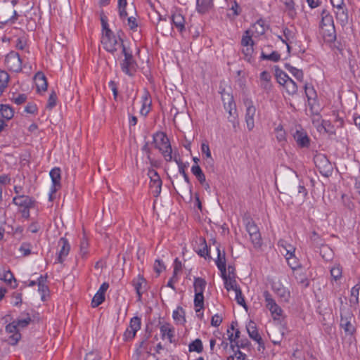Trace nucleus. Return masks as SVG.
<instances>
[{
	"label": "nucleus",
	"mask_w": 360,
	"mask_h": 360,
	"mask_svg": "<svg viewBox=\"0 0 360 360\" xmlns=\"http://www.w3.org/2000/svg\"><path fill=\"white\" fill-rule=\"evenodd\" d=\"M153 139L155 148L161 153L166 162H171L174 160L176 163H179L176 155H173L169 140L164 132H156L153 134Z\"/></svg>",
	"instance_id": "nucleus-1"
},
{
	"label": "nucleus",
	"mask_w": 360,
	"mask_h": 360,
	"mask_svg": "<svg viewBox=\"0 0 360 360\" xmlns=\"http://www.w3.org/2000/svg\"><path fill=\"white\" fill-rule=\"evenodd\" d=\"M101 43L103 48L108 52L115 54L118 51H122V49L125 48L123 45L122 40L115 36L110 30H108L102 36Z\"/></svg>",
	"instance_id": "nucleus-2"
},
{
	"label": "nucleus",
	"mask_w": 360,
	"mask_h": 360,
	"mask_svg": "<svg viewBox=\"0 0 360 360\" xmlns=\"http://www.w3.org/2000/svg\"><path fill=\"white\" fill-rule=\"evenodd\" d=\"M13 203L19 207L22 217L25 219L30 217V210L34 206L35 200L25 195H18L13 198Z\"/></svg>",
	"instance_id": "nucleus-3"
},
{
	"label": "nucleus",
	"mask_w": 360,
	"mask_h": 360,
	"mask_svg": "<svg viewBox=\"0 0 360 360\" xmlns=\"http://www.w3.org/2000/svg\"><path fill=\"white\" fill-rule=\"evenodd\" d=\"M264 297L265 306L271 312V315L274 320H281L283 317V311L281 307L276 303L271 293L266 290L263 292Z\"/></svg>",
	"instance_id": "nucleus-4"
},
{
	"label": "nucleus",
	"mask_w": 360,
	"mask_h": 360,
	"mask_svg": "<svg viewBox=\"0 0 360 360\" xmlns=\"http://www.w3.org/2000/svg\"><path fill=\"white\" fill-rule=\"evenodd\" d=\"M121 53L124 56V60L120 63L122 70L129 76L134 75L136 70L137 65L131 52L129 51L126 48H123Z\"/></svg>",
	"instance_id": "nucleus-5"
},
{
	"label": "nucleus",
	"mask_w": 360,
	"mask_h": 360,
	"mask_svg": "<svg viewBox=\"0 0 360 360\" xmlns=\"http://www.w3.org/2000/svg\"><path fill=\"white\" fill-rule=\"evenodd\" d=\"M243 221L252 244L255 246H260L261 236L257 226L255 224L252 219L249 217H244Z\"/></svg>",
	"instance_id": "nucleus-6"
},
{
	"label": "nucleus",
	"mask_w": 360,
	"mask_h": 360,
	"mask_svg": "<svg viewBox=\"0 0 360 360\" xmlns=\"http://www.w3.org/2000/svg\"><path fill=\"white\" fill-rule=\"evenodd\" d=\"M148 176L150 178V188L152 193L155 197H158L162 190V180L158 174V172L149 169L148 171Z\"/></svg>",
	"instance_id": "nucleus-7"
},
{
	"label": "nucleus",
	"mask_w": 360,
	"mask_h": 360,
	"mask_svg": "<svg viewBox=\"0 0 360 360\" xmlns=\"http://www.w3.org/2000/svg\"><path fill=\"white\" fill-rule=\"evenodd\" d=\"M244 104L246 108L245 120L247 128L248 131H252L255 127V117L256 115L257 109L251 100L246 99L244 101Z\"/></svg>",
	"instance_id": "nucleus-8"
},
{
	"label": "nucleus",
	"mask_w": 360,
	"mask_h": 360,
	"mask_svg": "<svg viewBox=\"0 0 360 360\" xmlns=\"http://www.w3.org/2000/svg\"><path fill=\"white\" fill-rule=\"evenodd\" d=\"M5 63L7 68L11 71L18 72L22 70V60L20 55L15 51H11L7 54Z\"/></svg>",
	"instance_id": "nucleus-9"
},
{
	"label": "nucleus",
	"mask_w": 360,
	"mask_h": 360,
	"mask_svg": "<svg viewBox=\"0 0 360 360\" xmlns=\"http://www.w3.org/2000/svg\"><path fill=\"white\" fill-rule=\"evenodd\" d=\"M246 328L249 337L258 344L257 350L259 352H263L265 349L264 342L258 333L255 323L252 321H249L246 326Z\"/></svg>",
	"instance_id": "nucleus-10"
},
{
	"label": "nucleus",
	"mask_w": 360,
	"mask_h": 360,
	"mask_svg": "<svg viewBox=\"0 0 360 360\" xmlns=\"http://www.w3.org/2000/svg\"><path fill=\"white\" fill-rule=\"evenodd\" d=\"M159 328L162 340L167 339L170 343L175 342V329L171 323L167 322L160 323Z\"/></svg>",
	"instance_id": "nucleus-11"
},
{
	"label": "nucleus",
	"mask_w": 360,
	"mask_h": 360,
	"mask_svg": "<svg viewBox=\"0 0 360 360\" xmlns=\"http://www.w3.org/2000/svg\"><path fill=\"white\" fill-rule=\"evenodd\" d=\"M6 331L11 334L8 338V342L11 345H15L21 338V335L19 333V329L16 323L13 321L6 326Z\"/></svg>",
	"instance_id": "nucleus-12"
},
{
	"label": "nucleus",
	"mask_w": 360,
	"mask_h": 360,
	"mask_svg": "<svg viewBox=\"0 0 360 360\" xmlns=\"http://www.w3.org/2000/svg\"><path fill=\"white\" fill-rule=\"evenodd\" d=\"M49 175L52 181L51 193H56L60 188V169L58 167H54L50 171Z\"/></svg>",
	"instance_id": "nucleus-13"
},
{
	"label": "nucleus",
	"mask_w": 360,
	"mask_h": 360,
	"mask_svg": "<svg viewBox=\"0 0 360 360\" xmlns=\"http://www.w3.org/2000/svg\"><path fill=\"white\" fill-rule=\"evenodd\" d=\"M274 292L284 302H288L290 297V291L279 283L272 285Z\"/></svg>",
	"instance_id": "nucleus-14"
},
{
	"label": "nucleus",
	"mask_w": 360,
	"mask_h": 360,
	"mask_svg": "<svg viewBox=\"0 0 360 360\" xmlns=\"http://www.w3.org/2000/svg\"><path fill=\"white\" fill-rule=\"evenodd\" d=\"M294 139L297 144L302 148H308L309 146L310 140L306 132L304 131L297 130L293 135Z\"/></svg>",
	"instance_id": "nucleus-15"
},
{
	"label": "nucleus",
	"mask_w": 360,
	"mask_h": 360,
	"mask_svg": "<svg viewBox=\"0 0 360 360\" xmlns=\"http://www.w3.org/2000/svg\"><path fill=\"white\" fill-rule=\"evenodd\" d=\"M133 285L138 295V300L140 301L141 300L142 294L146 289V281L143 276L139 275L133 280Z\"/></svg>",
	"instance_id": "nucleus-16"
},
{
	"label": "nucleus",
	"mask_w": 360,
	"mask_h": 360,
	"mask_svg": "<svg viewBox=\"0 0 360 360\" xmlns=\"http://www.w3.org/2000/svg\"><path fill=\"white\" fill-rule=\"evenodd\" d=\"M260 87L265 91L269 92L272 87L271 75L267 71H263L259 76Z\"/></svg>",
	"instance_id": "nucleus-17"
},
{
	"label": "nucleus",
	"mask_w": 360,
	"mask_h": 360,
	"mask_svg": "<svg viewBox=\"0 0 360 360\" xmlns=\"http://www.w3.org/2000/svg\"><path fill=\"white\" fill-rule=\"evenodd\" d=\"M321 20L320 23V29L330 28L335 27L333 18L327 10H323L321 13Z\"/></svg>",
	"instance_id": "nucleus-18"
},
{
	"label": "nucleus",
	"mask_w": 360,
	"mask_h": 360,
	"mask_svg": "<svg viewBox=\"0 0 360 360\" xmlns=\"http://www.w3.org/2000/svg\"><path fill=\"white\" fill-rule=\"evenodd\" d=\"M249 30L250 31V34L254 37H258L264 34L266 32L264 21L262 20H257L252 25L251 30Z\"/></svg>",
	"instance_id": "nucleus-19"
},
{
	"label": "nucleus",
	"mask_w": 360,
	"mask_h": 360,
	"mask_svg": "<svg viewBox=\"0 0 360 360\" xmlns=\"http://www.w3.org/2000/svg\"><path fill=\"white\" fill-rule=\"evenodd\" d=\"M321 34H322L323 38L326 43H333L336 39V32L335 27L321 29Z\"/></svg>",
	"instance_id": "nucleus-20"
},
{
	"label": "nucleus",
	"mask_w": 360,
	"mask_h": 360,
	"mask_svg": "<svg viewBox=\"0 0 360 360\" xmlns=\"http://www.w3.org/2000/svg\"><path fill=\"white\" fill-rule=\"evenodd\" d=\"M285 250H286L285 259L288 262V265L294 271L297 269V268L300 267V262H299V260L297 259V257L295 255V249H292V250H288V249H285Z\"/></svg>",
	"instance_id": "nucleus-21"
},
{
	"label": "nucleus",
	"mask_w": 360,
	"mask_h": 360,
	"mask_svg": "<svg viewBox=\"0 0 360 360\" xmlns=\"http://www.w3.org/2000/svg\"><path fill=\"white\" fill-rule=\"evenodd\" d=\"M34 82L38 91H45L47 89V82L45 75L42 72H37L34 76Z\"/></svg>",
	"instance_id": "nucleus-22"
},
{
	"label": "nucleus",
	"mask_w": 360,
	"mask_h": 360,
	"mask_svg": "<svg viewBox=\"0 0 360 360\" xmlns=\"http://www.w3.org/2000/svg\"><path fill=\"white\" fill-rule=\"evenodd\" d=\"M172 21L173 25L179 32H183L185 29V19L183 15L180 13H174L172 15Z\"/></svg>",
	"instance_id": "nucleus-23"
},
{
	"label": "nucleus",
	"mask_w": 360,
	"mask_h": 360,
	"mask_svg": "<svg viewBox=\"0 0 360 360\" xmlns=\"http://www.w3.org/2000/svg\"><path fill=\"white\" fill-rule=\"evenodd\" d=\"M217 259L216 260V264L221 271V273H226V257L224 249H217Z\"/></svg>",
	"instance_id": "nucleus-24"
},
{
	"label": "nucleus",
	"mask_w": 360,
	"mask_h": 360,
	"mask_svg": "<svg viewBox=\"0 0 360 360\" xmlns=\"http://www.w3.org/2000/svg\"><path fill=\"white\" fill-rule=\"evenodd\" d=\"M213 7V0H196V9L200 13H205Z\"/></svg>",
	"instance_id": "nucleus-25"
},
{
	"label": "nucleus",
	"mask_w": 360,
	"mask_h": 360,
	"mask_svg": "<svg viewBox=\"0 0 360 360\" xmlns=\"http://www.w3.org/2000/svg\"><path fill=\"white\" fill-rule=\"evenodd\" d=\"M225 108H226L229 114V121L233 124V127L234 128L236 127V126L238 124L236 117V108L232 100L229 103L228 107L225 106Z\"/></svg>",
	"instance_id": "nucleus-26"
},
{
	"label": "nucleus",
	"mask_w": 360,
	"mask_h": 360,
	"mask_svg": "<svg viewBox=\"0 0 360 360\" xmlns=\"http://www.w3.org/2000/svg\"><path fill=\"white\" fill-rule=\"evenodd\" d=\"M179 165V173L181 174L184 178V180L186 183V188L185 189H182L181 190V193L183 194H186V193H188L190 198H191L192 197V187H191V182H190V180H189V178H188V176L187 175V174L185 172V170H184V168L183 167V166L181 165V163L179 162V163H177Z\"/></svg>",
	"instance_id": "nucleus-27"
},
{
	"label": "nucleus",
	"mask_w": 360,
	"mask_h": 360,
	"mask_svg": "<svg viewBox=\"0 0 360 360\" xmlns=\"http://www.w3.org/2000/svg\"><path fill=\"white\" fill-rule=\"evenodd\" d=\"M335 13L337 20L344 25L348 22V14L346 6L335 8Z\"/></svg>",
	"instance_id": "nucleus-28"
},
{
	"label": "nucleus",
	"mask_w": 360,
	"mask_h": 360,
	"mask_svg": "<svg viewBox=\"0 0 360 360\" xmlns=\"http://www.w3.org/2000/svg\"><path fill=\"white\" fill-rule=\"evenodd\" d=\"M221 276L224 281V287L228 291H230L231 290L235 291L239 288L237 285V282L234 278L227 276L226 273H221Z\"/></svg>",
	"instance_id": "nucleus-29"
},
{
	"label": "nucleus",
	"mask_w": 360,
	"mask_h": 360,
	"mask_svg": "<svg viewBox=\"0 0 360 360\" xmlns=\"http://www.w3.org/2000/svg\"><path fill=\"white\" fill-rule=\"evenodd\" d=\"M0 114L2 118L9 120L13 118L14 115V111L13 108L6 104L0 105Z\"/></svg>",
	"instance_id": "nucleus-30"
},
{
	"label": "nucleus",
	"mask_w": 360,
	"mask_h": 360,
	"mask_svg": "<svg viewBox=\"0 0 360 360\" xmlns=\"http://www.w3.org/2000/svg\"><path fill=\"white\" fill-rule=\"evenodd\" d=\"M172 316L177 324L183 325L186 322L185 311L181 307H178L176 309L173 311Z\"/></svg>",
	"instance_id": "nucleus-31"
},
{
	"label": "nucleus",
	"mask_w": 360,
	"mask_h": 360,
	"mask_svg": "<svg viewBox=\"0 0 360 360\" xmlns=\"http://www.w3.org/2000/svg\"><path fill=\"white\" fill-rule=\"evenodd\" d=\"M340 326L344 329L345 333L349 335H352L355 332V327L347 319L341 318Z\"/></svg>",
	"instance_id": "nucleus-32"
},
{
	"label": "nucleus",
	"mask_w": 360,
	"mask_h": 360,
	"mask_svg": "<svg viewBox=\"0 0 360 360\" xmlns=\"http://www.w3.org/2000/svg\"><path fill=\"white\" fill-rule=\"evenodd\" d=\"M297 191H296L295 188H291L290 190V194L295 197L300 196L302 197V200H304L308 193L307 188L304 185L299 184V185L297 186Z\"/></svg>",
	"instance_id": "nucleus-33"
},
{
	"label": "nucleus",
	"mask_w": 360,
	"mask_h": 360,
	"mask_svg": "<svg viewBox=\"0 0 360 360\" xmlns=\"http://www.w3.org/2000/svg\"><path fill=\"white\" fill-rule=\"evenodd\" d=\"M192 174L197 178L201 185H204L205 176L198 165H193L191 167Z\"/></svg>",
	"instance_id": "nucleus-34"
},
{
	"label": "nucleus",
	"mask_w": 360,
	"mask_h": 360,
	"mask_svg": "<svg viewBox=\"0 0 360 360\" xmlns=\"http://www.w3.org/2000/svg\"><path fill=\"white\" fill-rule=\"evenodd\" d=\"M142 102H143V103H142V107L140 110V113L142 115L146 116L150 111V106L151 104V101H150L147 93H146L142 96Z\"/></svg>",
	"instance_id": "nucleus-35"
},
{
	"label": "nucleus",
	"mask_w": 360,
	"mask_h": 360,
	"mask_svg": "<svg viewBox=\"0 0 360 360\" xmlns=\"http://www.w3.org/2000/svg\"><path fill=\"white\" fill-rule=\"evenodd\" d=\"M201 151L202 154L205 155V162L207 165H212L214 160L211 155V151L210 150V147L208 143H202L201 144Z\"/></svg>",
	"instance_id": "nucleus-36"
},
{
	"label": "nucleus",
	"mask_w": 360,
	"mask_h": 360,
	"mask_svg": "<svg viewBox=\"0 0 360 360\" xmlns=\"http://www.w3.org/2000/svg\"><path fill=\"white\" fill-rule=\"evenodd\" d=\"M281 3L284 6V9L288 12V15L293 18L295 15V4L293 0H280Z\"/></svg>",
	"instance_id": "nucleus-37"
},
{
	"label": "nucleus",
	"mask_w": 360,
	"mask_h": 360,
	"mask_svg": "<svg viewBox=\"0 0 360 360\" xmlns=\"http://www.w3.org/2000/svg\"><path fill=\"white\" fill-rule=\"evenodd\" d=\"M207 283L204 278H195L194 280V290L195 293L200 292L203 293L205 288L206 287Z\"/></svg>",
	"instance_id": "nucleus-38"
},
{
	"label": "nucleus",
	"mask_w": 360,
	"mask_h": 360,
	"mask_svg": "<svg viewBox=\"0 0 360 360\" xmlns=\"http://www.w3.org/2000/svg\"><path fill=\"white\" fill-rule=\"evenodd\" d=\"M16 323V325L19 328H26L32 321V319L30 316L27 314L24 316L19 317L16 320L14 321Z\"/></svg>",
	"instance_id": "nucleus-39"
},
{
	"label": "nucleus",
	"mask_w": 360,
	"mask_h": 360,
	"mask_svg": "<svg viewBox=\"0 0 360 360\" xmlns=\"http://www.w3.org/2000/svg\"><path fill=\"white\" fill-rule=\"evenodd\" d=\"M283 86L289 95H294L297 92V85L291 78Z\"/></svg>",
	"instance_id": "nucleus-40"
},
{
	"label": "nucleus",
	"mask_w": 360,
	"mask_h": 360,
	"mask_svg": "<svg viewBox=\"0 0 360 360\" xmlns=\"http://www.w3.org/2000/svg\"><path fill=\"white\" fill-rule=\"evenodd\" d=\"M304 88L306 96L308 99L309 103L310 104L311 101H315L316 98V92L314 87L308 84H305Z\"/></svg>",
	"instance_id": "nucleus-41"
},
{
	"label": "nucleus",
	"mask_w": 360,
	"mask_h": 360,
	"mask_svg": "<svg viewBox=\"0 0 360 360\" xmlns=\"http://www.w3.org/2000/svg\"><path fill=\"white\" fill-rule=\"evenodd\" d=\"M194 304L196 312L200 311L204 307V296L203 293H195Z\"/></svg>",
	"instance_id": "nucleus-42"
},
{
	"label": "nucleus",
	"mask_w": 360,
	"mask_h": 360,
	"mask_svg": "<svg viewBox=\"0 0 360 360\" xmlns=\"http://www.w3.org/2000/svg\"><path fill=\"white\" fill-rule=\"evenodd\" d=\"M3 280L11 288H15L17 287L16 280L11 271H7L4 274Z\"/></svg>",
	"instance_id": "nucleus-43"
},
{
	"label": "nucleus",
	"mask_w": 360,
	"mask_h": 360,
	"mask_svg": "<svg viewBox=\"0 0 360 360\" xmlns=\"http://www.w3.org/2000/svg\"><path fill=\"white\" fill-rule=\"evenodd\" d=\"M294 276L299 283L303 284L305 287L309 285V281L301 269H296Z\"/></svg>",
	"instance_id": "nucleus-44"
},
{
	"label": "nucleus",
	"mask_w": 360,
	"mask_h": 360,
	"mask_svg": "<svg viewBox=\"0 0 360 360\" xmlns=\"http://www.w3.org/2000/svg\"><path fill=\"white\" fill-rule=\"evenodd\" d=\"M360 290V285H355L351 290V297L349 302L351 304H356L359 303V294Z\"/></svg>",
	"instance_id": "nucleus-45"
},
{
	"label": "nucleus",
	"mask_w": 360,
	"mask_h": 360,
	"mask_svg": "<svg viewBox=\"0 0 360 360\" xmlns=\"http://www.w3.org/2000/svg\"><path fill=\"white\" fill-rule=\"evenodd\" d=\"M252 36L250 34V30H246L241 39L240 45L241 46H248L250 45H254V41L252 39Z\"/></svg>",
	"instance_id": "nucleus-46"
},
{
	"label": "nucleus",
	"mask_w": 360,
	"mask_h": 360,
	"mask_svg": "<svg viewBox=\"0 0 360 360\" xmlns=\"http://www.w3.org/2000/svg\"><path fill=\"white\" fill-rule=\"evenodd\" d=\"M276 78L278 83L283 86L290 79L289 76L282 70H276Z\"/></svg>",
	"instance_id": "nucleus-47"
},
{
	"label": "nucleus",
	"mask_w": 360,
	"mask_h": 360,
	"mask_svg": "<svg viewBox=\"0 0 360 360\" xmlns=\"http://www.w3.org/2000/svg\"><path fill=\"white\" fill-rule=\"evenodd\" d=\"M261 58L273 62H278L281 59V56L277 51H273L270 54H266L264 52H262Z\"/></svg>",
	"instance_id": "nucleus-48"
},
{
	"label": "nucleus",
	"mask_w": 360,
	"mask_h": 360,
	"mask_svg": "<svg viewBox=\"0 0 360 360\" xmlns=\"http://www.w3.org/2000/svg\"><path fill=\"white\" fill-rule=\"evenodd\" d=\"M202 343L200 339H196L189 345L190 352H196L198 353H200L202 351Z\"/></svg>",
	"instance_id": "nucleus-49"
},
{
	"label": "nucleus",
	"mask_w": 360,
	"mask_h": 360,
	"mask_svg": "<svg viewBox=\"0 0 360 360\" xmlns=\"http://www.w3.org/2000/svg\"><path fill=\"white\" fill-rule=\"evenodd\" d=\"M129 328L133 331V333H136L141 328L140 318L137 316L133 317L130 321Z\"/></svg>",
	"instance_id": "nucleus-50"
},
{
	"label": "nucleus",
	"mask_w": 360,
	"mask_h": 360,
	"mask_svg": "<svg viewBox=\"0 0 360 360\" xmlns=\"http://www.w3.org/2000/svg\"><path fill=\"white\" fill-rule=\"evenodd\" d=\"M254 45H250L248 46H241L242 47V53L244 55L245 60L250 61L252 58V54L254 53Z\"/></svg>",
	"instance_id": "nucleus-51"
},
{
	"label": "nucleus",
	"mask_w": 360,
	"mask_h": 360,
	"mask_svg": "<svg viewBox=\"0 0 360 360\" xmlns=\"http://www.w3.org/2000/svg\"><path fill=\"white\" fill-rule=\"evenodd\" d=\"M9 81V75L4 70H0V88L6 89Z\"/></svg>",
	"instance_id": "nucleus-52"
},
{
	"label": "nucleus",
	"mask_w": 360,
	"mask_h": 360,
	"mask_svg": "<svg viewBox=\"0 0 360 360\" xmlns=\"http://www.w3.org/2000/svg\"><path fill=\"white\" fill-rule=\"evenodd\" d=\"M332 279L338 281L342 277V268L340 266H335L330 269Z\"/></svg>",
	"instance_id": "nucleus-53"
},
{
	"label": "nucleus",
	"mask_w": 360,
	"mask_h": 360,
	"mask_svg": "<svg viewBox=\"0 0 360 360\" xmlns=\"http://www.w3.org/2000/svg\"><path fill=\"white\" fill-rule=\"evenodd\" d=\"M283 35L285 37V44L287 45L288 50L290 51L289 43H291L292 40L294 39V34L292 31L285 28L283 30Z\"/></svg>",
	"instance_id": "nucleus-54"
},
{
	"label": "nucleus",
	"mask_w": 360,
	"mask_h": 360,
	"mask_svg": "<svg viewBox=\"0 0 360 360\" xmlns=\"http://www.w3.org/2000/svg\"><path fill=\"white\" fill-rule=\"evenodd\" d=\"M105 300V295L100 293H96L91 301L92 307L95 308L98 307Z\"/></svg>",
	"instance_id": "nucleus-55"
},
{
	"label": "nucleus",
	"mask_w": 360,
	"mask_h": 360,
	"mask_svg": "<svg viewBox=\"0 0 360 360\" xmlns=\"http://www.w3.org/2000/svg\"><path fill=\"white\" fill-rule=\"evenodd\" d=\"M235 292V300H236L237 303L241 306H243L244 308H246V304L244 299V297L243 296L242 292L240 288H239Z\"/></svg>",
	"instance_id": "nucleus-56"
},
{
	"label": "nucleus",
	"mask_w": 360,
	"mask_h": 360,
	"mask_svg": "<svg viewBox=\"0 0 360 360\" xmlns=\"http://www.w3.org/2000/svg\"><path fill=\"white\" fill-rule=\"evenodd\" d=\"M276 137L278 142H283L285 141V132L283 130L281 125H278L276 129Z\"/></svg>",
	"instance_id": "nucleus-57"
},
{
	"label": "nucleus",
	"mask_w": 360,
	"mask_h": 360,
	"mask_svg": "<svg viewBox=\"0 0 360 360\" xmlns=\"http://www.w3.org/2000/svg\"><path fill=\"white\" fill-rule=\"evenodd\" d=\"M290 72L298 81L302 82L303 80L304 75L301 70L292 67Z\"/></svg>",
	"instance_id": "nucleus-58"
},
{
	"label": "nucleus",
	"mask_w": 360,
	"mask_h": 360,
	"mask_svg": "<svg viewBox=\"0 0 360 360\" xmlns=\"http://www.w3.org/2000/svg\"><path fill=\"white\" fill-rule=\"evenodd\" d=\"M57 96L54 91H53L49 98L47 107L50 109L53 108L56 105Z\"/></svg>",
	"instance_id": "nucleus-59"
},
{
	"label": "nucleus",
	"mask_w": 360,
	"mask_h": 360,
	"mask_svg": "<svg viewBox=\"0 0 360 360\" xmlns=\"http://www.w3.org/2000/svg\"><path fill=\"white\" fill-rule=\"evenodd\" d=\"M246 355L239 349L235 352L234 356H231L228 360H245Z\"/></svg>",
	"instance_id": "nucleus-60"
},
{
	"label": "nucleus",
	"mask_w": 360,
	"mask_h": 360,
	"mask_svg": "<svg viewBox=\"0 0 360 360\" xmlns=\"http://www.w3.org/2000/svg\"><path fill=\"white\" fill-rule=\"evenodd\" d=\"M101 358L98 352L91 351L86 354L84 360H101Z\"/></svg>",
	"instance_id": "nucleus-61"
},
{
	"label": "nucleus",
	"mask_w": 360,
	"mask_h": 360,
	"mask_svg": "<svg viewBox=\"0 0 360 360\" xmlns=\"http://www.w3.org/2000/svg\"><path fill=\"white\" fill-rule=\"evenodd\" d=\"M323 131L326 133L334 134L335 130L333 127L331 125V123L328 120H323ZM323 127V126L321 127Z\"/></svg>",
	"instance_id": "nucleus-62"
},
{
	"label": "nucleus",
	"mask_w": 360,
	"mask_h": 360,
	"mask_svg": "<svg viewBox=\"0 0 360 360\" xmlns=\"http://www.w3.org/2000/svg\"><path fill=\"white\" fill-rule=\"evenodd\" d=\"M69 250L70 249H60V252L58 253H57V255H58L57 260L58 262H60V263L63 262V259L68 255Z\"/></svg>",
	"instance_id": "nucleus-63"
},
{
	"label": "nucleus",
	"mask_w": 360,
	"mask_h": 360,
	"mask_svg": "<svg viewBox=\"0 0 360 360\" xmlns=\"http://www.w3.org/2000/svg\"><path fill=\"white\" fill-rule=\"evenodd\" d=\"M12 100L15 104L20 105L26 101L27 96L23 94H19L18 96L13 97Z\"/></svg>",
	"instance_id": "nucleus-64"
}]
</instances>
